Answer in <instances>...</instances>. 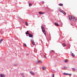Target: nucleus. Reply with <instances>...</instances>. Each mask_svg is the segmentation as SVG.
I'll return each mask as SVG.
<instances>
[{
	"mask_svg": "<svg viewBox=\"0 0 77 77\" xmlns=\"http://www.w3.org/2000/svg\"><path fill=\"white\" fill-rule=\"evenodd\" d=\"M42 29L43 33H44L45 36H46V33H45V28L43 26H41Z\"/></svg>",
	"mask_w": 77,
	"mask_h": 77,
	"instance_id": "nucleus-1",
	"label": "nucleus"
},
{
	"mask_svg": "<svg viewBox=\"0 0 77 77\" xmlns=\"http://www.w3.org/2000/svg\"><path fill=\"white\" fill-rule=\"evenodd\" d=\"M42 63V61H37L35 62L36 64H38V63Z\"/></svg>",
	"mask_w": 77,
	"mask_h": 77,
	"instance_id": "nucleus-2",
	"label": "nucleus"
},
{
	"mask_svg": "<svg viewBox=\"0 0 77 77\" xmlns=\"http://www.w3.org/2000/svg\"><path fill=\"white\" fill-rule=\"evenodd\" d=\"M73 17H74V16H72V17L70 15H69V20H71L72 18H73Z\"/></svg>",
	"mask_w": 77,
	"mask_h": 77,
	"instance_id": "nucleus-3",
	"label": "nucleus"
},
{
	"mask_svg": "<svg viewBox=\"0 0 77 77\" xmlns=\"http://www.w3.org/2000/svg\"><path fill=\"white\" fill-rule=\"evenodd\" d=\"M73 19L74 21H77V18L75 17L74 16H73Z\"/></svg>",
	"mask_w": 77,
	"mask_h": 77,
	"instance_id": "nucleus-4",
	"label": "nucleus"
},
{
	"mask_svg": "<svg viewBox=\"0 0 77 77\" xmlns=\"http://www.w3.org/2000/svg\"><path fill=\"white\" fill-rule=\"evenodd\" d=\"M31 42H32V44H33V45H35V42H34V41L33 40H32Z\"/></svg>",
	"mask_w": 77,
	"mask_h": 77,
	"instance_id": "nucleus-5",
	"label": "nucleus"
},
{
	"mask_svg": "<svg viewBox=\"0 0 77 77\" xmlns=\"http://www.w3.org/2000/svg\"><path fill=\"white\" fill-rule=\"evenodd\" d=\"M0 76L1 77H5V75L3 74H1L0 75Z\"/></svg>",
	"mask_w": 77,
	"mask_h": 77,
	"instance_id": "nucleus-6",
	"label": "nucleus"
},
{
	"mask_svg": "<svg viewBox=\"0 0 77 77\" xmlns=\"http://www.w3.org/2000/svg\"><path fill=\"white\" fill-rule=\"evenodd\" d=\"M58 11H60V12H62V11H63V10H61L59 8H58Z\"/></svg>",
	"mask_w": 77,
	"mask_h": 77,
	"instance_id": "nucleus-7",
	"label": "nucleus"
},
{
	"mask_svg": "<svg viewBox=\"0 0 77 77\" xmlns=\"http://www.w3.org/2000/svg\"><path fill=\"white\" fill-rule=\"evenodd\" d=\"M62 13H63V14H64V15H66V13L65 12V11H62V12H61Z\"/></svg>",
	"mask_w": 77,
	"mask_h": 77,
	"instance_id": "nucleus-8",
	"label": "nucleus"
},
{
	"mask_svg": "<svg viewBox=\"0 0 77 77\" xmlns=\"http://www.w3.org/2000/svg\"><path fill=\"white\" fill-rule=\"evenodd\" d=\"M55 26H59V24H58V23L57 22H55Z\"/></svg>",
	"mask_w": 77,
	"mask_h": 77,
	"instance_id": "nucleus-9",
	"label": "nucleus"
},
{
	"mask_svg": "<svg viewBox=\"0 0 77 77\" xmlns=\"http://www.w3.org/2000/svg\"><path fill=\"white\" fill-rule=\"evenodd\" d=\"M62 69H64V70L66 69H67V67H64L62 68Z\"/></svg>",
	"mask_w": 77,
	"mask_h": 77,
	"instance_id": "nucleus-10",
	"label": "nucleus"
},
{
	"mask_svg": "<svg viewBox=\"0 0 77 77\" xmlns=\"http://www.w3.org/2000/svg\"><path fill=\"white\" fill-rule=\"evenodd\" d=\"M30 73L31 74H32V75H35V74H34V73L33 72L30 71Z\"/></svg>",
	"mask_w": 77,
	"mask_h": 77,
	"instance_id": "nucleus-11",
	"label": "nucleus"
},
{
	"mask_svg": "<svg viewBox=\"0 0 77 77\" xmlns=\"http://www.w3.org/2000/svg\"><path fill=\"white\" fill-rule=\"evenodd\" d=\"M29 37H30V38H31L32 37V36H33V35H32L30 34H29Z\"/></svg>",
	"mask_w": 77,
	"mask_h": 77,
	"instance_id": "nucleus-12",
	"label": "nucleus"
},
{
	"mask_svg": "<svg viewBox=\"0 0 77 77\" xmlns=\"http://www.w3.org/2000/svg\"><path fill=\"white\" fill-rule=\"evenodd\" d=\"M3 39H1L0 40V44H1L2 42H3Z\"/></svg>",
	"mask_w": 77,
	"mask_h": 77,
	"instance_id": "nucleus-13",
	"label": "nucleus"
},
{
	"mask_svg": "<svg viewBox=\"0 0 77 77\" xmlns=\"http://www.w3.org/2000/svg\"><path fill=\"white\" fill-rule=\"evenodd\" d=\"M42 68L44 70H45V69H46V67L43 66L42 67Z\"/></svg>",
	"mask_w": 77,
	"mask_h": 77,
	"instance_id": "nucleus-14",
	"label": "nucleus"
},
{
	"mask_svg": "<svg viewBox=\"0 0 77 77\" xmlns=\"http://www.w3.org/2000/svg\"><path fill=\"white\" fill-rule=\"evenodd\" d=\"M72 57H75V55L73 53H72Z\"/></svg>",
	"mask_w": 77,
	"mask_h": 77,
	"instance_id": "nucleus-15",
	"label": "nucleus"
},
{
	"mask_svg": "<svg viewBox=\"0 0 77 77\" xmlns=\"http://www.w3.org/2000/svg\"><path fill=\"white\" fill-rule=\"evenodd\" d=\"M26 35H29V31H27L26 32Z\"/></svg>",
	"mask_w": 77,
	"mask_h": 77,
	"instance_id": "nucleus-16",
	"label": "nucleus"
},
{
	"mask_svg": "<svg viewBox=\"0 0 77 77\" xmlns=\"http://www.w3.org/2000/svg\"><path fill=\"white\" fill-rule=\"evenodd\" d=\"M29 7H30V6H32V4L31 3H29Z\"/></svg>",
	"mask_w": 77,
	"mask_h": 77,
	"instance_id": "nucleus-17",
	"label": "nucleus"
},
{
	"mask_svg": "<svg viewBox=\"0 0 77 77\" xmlns=\"http://www.w3.org/2000/svg\"><path fill=\"white\" fill-rule=\"evenodd\" d=\"M64 62H66V63L68 62V61L67 59H66V60H64Z\"/></svg>",
	"mask_w": 77,
	"mask_h": 77,
	"instance_id": "nucleus-18",
	"label": "nucleus"
},
{
	"mask_svg": "<svg viewBox=\"0 0 77 77\" xmlns=\"http://www.w3.org/2000/svg\"><path fill=\"white\" fill-rule=\"evenodd\" d=\"M25 24H26V25L27 26H28V23H27V22H25Z\"/></svg>",
	"mask_w": 77,
	"mask_h": 77,
	"instance_id": "nucleus-19",
	"label": "nucleus"
},
{
	"mask_svg": "<svg viewBox=\"0 0 77 77\" xmlns=\"http://www.w3.org/2000/svg\"><path fill=\"white\" fill-rule=\"evenodd\" d=\"M59 6H62L63 5V4H59Z\"/></svg>",
	"mask_w": 77,
	"mask_h": 77,
	"instance_id": "nucleus-20",
	"label": "nucleus"
},
{
	"mask_svg": "<svg viewBox=\"0 0 77 77\" xmlns=\"http://www.w3.org/2000/svg\"><path fill=\"white\" fill-rule=\"evenodd\" d=\"M21 75L23 76V77H25V75H24V73H22L21 74Z\"/></svg>",
	"mask_w": 77,
	"mask_h": 77,
	"instance_id": "nucleus-21",
	"label": "nucleus"
},
{
	"mask_svg": "<svg viewBox=\"0 0 77 77\" xmlns=\"http://www.w3.org/2000/svg\"><path fill=\"white\" fill-rule=\"evenodd\" d=\"M63 47H65L66 46V44L65 43H63Z\"/></svg>",
	"mask_w": 77,
	"mask_h": 77,
	"instance_id": "nucleus-22",
	"label": "nucleus"
},
{
	"mask_svg": "<svg viewBox=\"0 0 77 77\" xmlns=\"http://www.w3.org/2000/svg\"><path fill=\"white\" fill-rule=\"evenodd\" d=\"M23 45L24 46V47H27V45H26V44L24 43Z\"/></svg>",
	"mask_w": 77,
	"mask_h": 77,
	"instance_id": "nucleus-23",
	"label": "nucleus"
},
{
	"mask_svg": "<svg viewBox=\"0 0 77 77\" xmlns=\"http://www.w3.org/2000/svg\"><path fill=\"white\" fill-rule=\"evenodd\" d=\"M72 69H73V71H75V70H76V69H75V68H73Z\"/></svg>",
	"mask_w": 77,
	"mask_h": 77,
	"instance_id": "nucleus-24",
	"label": "nucleus"
},
{
	"mask_svg": "<svg viewBox=\"0 0 77 77\" xmlns=\"http://www.w3.org/2000/svg\"><path fill=\"white\" fill-rule=\"evenodd\" d=\"M37 51H36V48H35L34 49V52H36Z\"/></svg>",
	"mask_w": 77,
	"mask_h": 77,
	"instance_id": "nucleus-25",
	"label": "nucleus"
},
{
	"mask_svg": "<svg viewBox=\"0 0 77 77\" xmlns=\"http://www.w3.org/2000/svg\"><path fill=\"white\" fill-rule=\"evenodd\" d=\"M13 66H17V64H13Z\"/></svg>",
	"mask_w": 77,
	"mask_h": 77,
	"instance_id": "nucleus-26",
	"label": "nucleus"
},
{
	"mask_svg": "<svg viewBox=\"0 0 77 77\" xmlns=\"http://www.w3.org/2000/svg\"><path fill=\"white\" fill-rule=\"evenodd\" d=\"M38 13L39 14H42V12H41V11L39 12Z\"/></svg>",
	"mask_w": 77,
	"mask_h": 77,
	"instance_id": "nucleus-27",
	"label": "nucleus"
},
{
	"mask_svg": "<svg viewBox=\"0 0 77 77\" xmlns=\"http://www.w3.org/2000/svg\"><path fill=\"white\" fill-rule=\"evenodd\" d=\"M53 51H54L52 50L51 51H50V53H51V52H53Z\"/></svg>",
	"mask_w": 77,
	"mask_h": 77,
	"instance_id": "nucleus-28",
	"label": "nucleus"
},
{
	"mask_svg": "<svg viewBox=\"0 0 77 77\" xmlns=\"http://www.w3.org/2000/svg\"><path fill=\"white\" fill-rule=\"evenodd\" d=\"M43 55H44V57H45H45H46V56H45V54H44Z\"/></svg>",
	"mask_w": 77,
	"mask_h": 77,
	"instance_id": "nucleus-29",
	"label": "nucleus"
},
{
	"mask_svg": "<svg viewBox=\"0 0 77 77\" xmlns=\"http://www.w3.org/2000/svg\"><path fill=\"white\" fill-rule=\"evenodd\" d=\"M53 77H54V74H53Z\"/></svg>",
	"mask_w": 77,
	"mask_h": 77,
	"instance_id": "nucleus-30",
	"label": "nucleus"
},
{
	"mask_svg": "<svg viewBox=\"0 0 77 77\" xmlns=\"http://www.w3.org/2000/svg\"><path fill=\"white\" fill-rule=\"evenodd\" d=\"M63 74L64 75H66V73H63Z\"/></svg>",
	"mask_w": 77,
	"mask_h": 77,
	"instance_id": "nucleus-31",
	"label": "nucleus"
},
{
	"mask_svg": "<svg viewBox=\"0 0 77 77\" xmlns=\"http://www.w3.org/2000/svg\"><path fill=\"white\" fill-rule=\"evenodd\" d=\"M66 75H69V74H68V73H66Z\"/></svg>",
	"mask_w": 77,
	"mask_h": 77,
	"instance_id": "nucleus-32",
	"label": "nucleus"
},
{
	"mask_svg": "<svg viewBox=\"0 0 77 77\" xmlns=\"http://www.w3.org/2000/svg\"><path fill=\"white\" fill-rule=\"evenodd\" d=\"M23 23H25V21H24V20H23Z\"/></svg>",
	"mask_w": 77,
	"mask_h": 77,
	"instance_id": "nucleus-33",
	"label": "nucleus"
},
{
	"mask_svg": "<svg viewBox=\"0 0 77 77\" xmlns=\"http://www.w3.org/2000/svg\"><path fill=\"white\" fill-rule=\"evenodd\" d=\"M44 14V12L42 13V14Z\"/></svg>",
	"mask_w": 77,
	"mask_h": 77,
	"instance_id": "nucleus-34",
	"label": "nucleus"
},
{
	"mask_svg": "<svg viewBox=\"0 0 77 77\" xmlns=\"http://www.w3.org/2000/svg\"><path fill=\"white\" fill-rule=\"evenodd\" d=\"M69 75H71V74H69Z\"/></svg>",
	"mask_w": 77,
	"mask_h": 77,
	"instance_id": "nucleus-35",
	"label": "nucleus"
},
{
	"mask_svg": "<svg viewBox=\"0 0 77 77\" xmlns=\"http://www.w3.org/2000/svg\"><path fill=\"white\" fill-rule=\"evenodd\" d=\"M27 55H29V54H27Z\"/></svg>",
	"mask_w": 77,
	"mask_h": 77,
	"instance_id": "nucleus-36",
	"label": "nucleus"
}]
</instances>
